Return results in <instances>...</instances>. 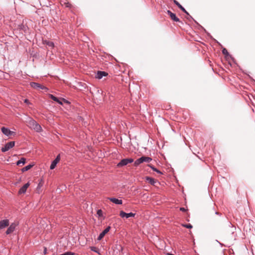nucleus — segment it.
Instances as JSON below:
<instances>
[{
    "instance_id": "obj_14",
    "label": "nucleus",
    "mask_w": 255,
    "mask_h": 255,
    "mask_svg": "<svg viewBox=\"0 0 255 255\" xmlns=\"http://www.w3.org/2000/svg\"><path fill=\"white\" fill-rule=\"evenodd\" d=\"M29 186V183L28 182L25 184L22 187H21L18 191L19 194H24L26 192L27 188Z\"/></svg>"
},
{
    "instance_id": "obj_29",
    "label": "nucleus",
    "mask_w": 255,
    "mask_h": 255,
    "mask_svg": "<svg viewBox=\"0 0 255 255\" xmlns=\"http://www.w3.org/2000/svg\"><path fill=\"white\" fill-rule=\"evenodd\" d=\"M43 253H44V254H46V253H47V249L45 247H44V248Z\"/></svg>"
},
{
    "instance_id": "obj_15",
    "label": "nucleus",
    "mask_w": 255,
    "mask_h": 255,
    "mask_svg": "<svg viewBox=\"0 0 255 255\" xmlns=\"http://www.w3.org/2000/svg\"><path fill=\"white\" fill-rule=\"evenodd\" d=\"M110 201L112 202L113 203L117 204V205H121L122 204L123 201L122 200H120L118 199H117L116 198L114 197H109L108 198Z\"/></svg>"
},
{
    "instance_id": "obj_25",
    "label": "nucleus",
    "mask_w": 255,
    "mask_h": 255,
    "mask_svg": "<svg viewBox=\"0 0 255 255\" xmlns=\"http://www.w3.org/2000/svg\"><path fill=\"white\" fill-rule=\"evenodd\" d=\"M184 227L188 228V229H191L192 228V226L189 224H185L183 225Z\"/></svg>"
},
{
    "instance_id": "obj_18",
    "label": "nucleus",
    "mask_w": 255,
    "mask_h": 255,
    "mask_svg": "<svg viewBox=\"0 0 255 255\" xmlns=\"http://www.w3.org/2000/svg\"><path fill=\"white\" fill-rule=\"evenodd\" d=\"M146 180L150 184L152 185H155V183L157 182V181L155 180V179L150 177H146Z\"/></svg>"
},
{
    "instance_id": "obj_33",
    "label": "nucleus",
    "mask_w": 255,
    "mask_h": 255,
    "mask_svg": "<svg viewBox=\"0 0 255 255\" xmlns=\"http://www.w3.org/2000/svg\"><path fill=\"white\" fill-rule=\"evenodd\" d=\"M167 255H173V254H170V253L167 254Z\"/></svg>"
},
{
    "instance_id": "obj_32",
    "label": "nucleus",
    "mask_w": 255,
    "mask_h": 255,
    "mask_svg": "<svg viewBox=\"0 0 255 255\" xmlns=\"http://www.w3.org/2000/svg\"><path fill=\"white\" fill-rule=\"evenodd\" d=\"M94 247H92L91 249V250L95 252V250H94Z\"/></svg>"
},
{
    "instance_id": "obj_26",
    "label": "nucleus",
    "mask_w": 255,
    "mask_h": 255,
    "mask_svg": "<svg viewBox=\"0 0 255 255\" xmlns=\"http://www.w3.org/2000/svg\"><path fill=\"white\" fill-rule=\"evenodd\" d=\"M223 53L224 54H226L228 53L227 50L226 49H224L222 51Z\"/></svg>"
},
{
    "instance_id": "obj_21",
    "label": "nucleus",
    "mask_w": 255,
    "mask_h": 255,
    "mask_svg": "<svg viewBox=\"0 0 255 255\" xmlns=\"http://www.w3.org/2000/svg\"><path fill=\"white\" fill-rule=\"evenodd\" d=\"M148 166L149 167H150L154 171H155L157 173L161 174H162V173L160 171L158 170L157 168H155L153 165H152L151 164H149Z\"/></svg>"
},
{
    "instance_id": "obj_27",
    "label": "nucleus",
    "mask_w": 255,
    "mask_h": 255,
    "mask_svg": "<svg viewBox=\"0 0 255 255\" xmlns=\"http://www.w3.org/2000/svg\"><path fill=\"white\" fill-rule=\"evenodd\" d=\"M180 210L182 211V212H185L186 211V209L183 207H181L180 208Z\"/></svg>"
},
{
    "instance_id": "obj_9",
    "label": "nucleus",
    "mask_w": 255,
    "mask_h": 255,
    "mask_svg": "<svg viewBox=\"0 0 255 255\" xmlns=\"http://www.w3.org/2000/svg\"><path fill=\"white\" fill-rule=\"evenodd\" d=\"M18 224L15 223H12L10 226L8 228V229H7L6 231V234L7 235H8L11 233H12L15 229V228L16 227V226Z\"/></svg>"
},
{
    "instance_id": "obj_1",
    "label": "nucleus",
    "mask_w": 255,
    "mask_h": 255,
    "mask_svg": "<svg viewBox=\"0 0 255 255\" xmlns=\"http://www.w3.org/2000/svg\"><path fill=\"white\" fill-rule=\"evenodd\" d=\"M151 160H152L151 158H150L149 157L143 156H142V157L138 158L137 159H136L134 162V165L135 166H137L138 165H139L140 164L143 163V162L149 163Z\"/></svg>"
},
{
    "instance_id": "obj_12",
    "label": "nucleus",
    "mask_w": 255,
    "mask_h": 255,
    "mask_svg": "<svg viewBox=\"0 0 255 255\" xmlns=\"http://www.w3.org/2000/svg\"><path fill=\"white\" fill-rule=\"evenodd\" d=\"M28 124L27 125V126L29 128H32V127H34V128H36L38 126V124L36 123V122L34 121L33 120L30 119V118H28Z\"/></svg>"
},
{
    "instance_id": "obj_7",
    "label": "nucleus",
    "mask_w": 255,
    "mask_h": 255,
    "mask_svg": "<svg viewBox=\"0 0 255 255\" xmlns=\"http://www.w3.org/2000/svg\"><path fill=\"white\" fill-rule=\"evenodd\" d=\"M60 160V154H59L55 159L52 162L51 165L50 166V169H53L56 167L57 164L59 162Z\"/></svg>"
},
{
    "instance_id": "obj_13",
    "label": "nucleus",
    "mask_w": 255,
    "mask_h": 255,
    "mask_svg": "<svg viewBox=\"0 0 255 255\" xmlns=\"http://www.w3.org/2000/svg\"><path fill=\"white\" fill-rule=\"evenodd\" d=\"M167 13L170 16V18L174 21L179 22L180 21L179 19L176 16L175 14L172 13L170 10H167Z\"/></svg>"
},
{
    "instance_id": "obj_16",
    "label": "nucleus",
    "mask_w": 255,
    "mask_h": 255,
    "mask_svg": "<svg viewBox=\"0 0 255 255\" xmlns=\"http://www.w3.org/2000/svg\"><path fill=\"white\" fill-rule=\"evenodd\" d=\"M108 75V73L104 71H98L96 75V78L98 79H101L104 76Z\"/></svg>"
},
{
    "instance_id": "obj_2",
    "label": "nucleus",
    "mask_w": 255,
    "mask_h": 255,
    "mask_svg": "<svg viewBox=\"0 0 255 255\" xmlns=\"http://www.w3.org/2000/svg\"><path fill=\"white\" fill-rule=\"evenodd\" d=\"M133 162V159L132 158H125L121 160V161L118 163L117 166L118 167H121Z\"/></svg>"
},
{
    "instance_id": "obj_31",
    "label": "nucleus",
    "mask_w": 255,
    "mask_h": 255,
    "mask_svg": "<svg viewBox=\"0 0 255 255\" xmlns=\"http://www.w3.org/2000/svg\"><path fill=\"white\" fill-rule=\"evenodd\" d=\"M66 6L67 7H69V6H70V3H66Z\"/></svg>"
},
{
    "instance_id": "obj_17",
    "label": "nucleus",
    "mask_w": 255,
    "mask_h": 255,
    "mask_svg": "<svg viewBox=\"0 0 255 255\" xmlns=\"http://www.w3.org/2000/svg\"><path fill=\"white\" fill-rule=\"evenodd\" d=\"M173 2L182 11L189 15L188 12L177 0H173Z\"/></svg>"
},
{
    "instance_id": "obj_4",
    "label": "nucleus",
    "mask_w": 255,
    "mask_h": 255,
    "mask_svg": "<svg viewBox=\"0 0 255 255\" xmlns=\"http://www.w3.org/2000/svg\"><path fill=\"white\" fill-rule=\"evenodd\" d=\"M15 145L14 141H10L7 143H6L3 147L1 148V151L2 152H5L8 151L10 148H12Z\"/></svg>"
},
{
    "instance_id": "obj_24",
    "label": "nucleus",
    "mask_w": 255,
    "mask_h": 255,
    "mask_svg": "<svg viewBox=\"0 0 255 255\" xmlns=\"http://www.w3.org/2000/svg\"><path fill=\"white\" fill-rule=\"evenodd\" d=\"M75 254L71 252H67L60 255H74Z\"/></svg>"
},
{
    "instance_id": "obj_28",
    "label": "nucleus",
    "mask_w": 255,
    "mask_h": 255,
    "mask_svg": "<svg viewBox=\"0 0 255 255\" xmlns=\"http://www.w3.org/2000/svg\"><path fill=\"white\" fill-rule=\"evenodd\" d=\"M36 129L37 132H41L42 131V128H38Z\"/></svg>"
},
{
    "instance_id": "obj_22",
    "label": "nucleus",
    "mask_w": 255,
    "mask_h": 255,
    "mask_svg": "<svg viewBox=\"0 0 255 255\" xmlns=\"http://www.w3.org/2000/svg\"><path fill=\"white\" fill-rule=\"evenodd\" d=\"M32 166H33V165L29 164V165L25 166L24 167H23L22 169V172L26 171L28 170L29 169H30Z\"/></svg>"
},
{
    "instance_id": "obj_11",
    "label": "nucleus",
    "mask_w": 255,
    "mask_h": 255,
    "mask_svg": "<svg viewBox=\"0 0 255 255\" xmlns=\"http://www.w3.org/2000/svg\"><path fill=\"white\" fill-rule=\"evenodd\" d=\"M9 225L8 219H4L0 221V230L2 229Z\"/></svg>"
},
{
    "instance_id": "obj_30",
    "label": "nucleus",
    "mask_w": 255,
    "mask_h": 255,
    "mask_svg": "<svg viewBox=\"0 0 255 255\" xmlns=\"http://www.w3.org/2000/svg\"><path fill=\"white\" fill-rule=\"evenodd\" d=\"M24 103H25L26 104H29V101L27 99H25L24 100Z\"/></svg>"
},
{
    "instance_id": "obj_23",
    "label": "nucleus",
    "mask_w": 255,
    "mask_h": 255,
    "mask_svg": "<svg viewBox=\"0 0 255 255\" xmlns=\"http://www.w3.org/2000/svg\"><path fill=\"white\" fill-rule=\"evenodd\" d=\"M97 214L99 217H102L103 216V211L100 209L97 211Z\"/></svg>"
},
{
    "instance_id": "obj_10",
    "label": "nucleus",
    "mask_w": 255,
    "mask_h": 255,
    "mask_svg": "<svg viewBox=\"0 0 255 255\" xmlns=\"http://www.w3.org/2000/svg\"><path fill=\"white\" fill-rule=\"evenodd\" d=\"M111 229V227L108 226L107 227L102 233H101L98 237V240L100 241L105 236V235L109 232Z\"/></svg>"
},
{
    "instance_id": "obj_3",
    "label": "nucleus",
    "mask_w": 255,
    "mask_h": 255,
    "mask_svg": "<svg viewBox=\"0 0 255 255\" xmlns=\"http://www.w3.org/2000/svg\"><path fill=\"white\" fill-rule=\"evenodd\" d=\"M49 97L51 99H52L53 101L57 102L58 103H59L60 105H62L63 102L67 103V104H69V102L67 100H66L63 98H59V99L51 94L49 95Z\"/></svg>"
},
{
    "instance_id": "obj_34",
    "label": "nucleus",
    "mask_w": 255,
    "mask_h": 255,
    "mask_svg": "<svg viewBox=\"0 0 255 255\" xmlns=\"http://www.w3.org/2000/svg\"><path fill=\"white\" fill-rule=\"evenodd\" d=\"M215 214H217V215H218V214H219V213H218V212H216Z\"/></svg>"
},
{
    "instance_id": "obj_8",
    "label": "nucleus",
    "mask_w": 255,
    "mask_h": 255,
    "mask_svg": "<svg viewBox=\"0 0 255 255\" xmlns=\"http://www.w3.org/2000/svg\"><path fill=\"white\" fill-rule=\"evenodd\" d=\"M1 131H2V133L4 134H5L8 136H11L12 135H14L15 134V132L13 131H10L9 130V128H1Z\"/></svg>"
},
{
    "instance_id": "obj_19",
    "label": "nucleus",
    "mask_w": 255,
    "mask_h": 255,
    "mask_svg": "<svg viewBox=\"0 0 255 255\" xmlns=\"http://www.w3.org/2000/svg\"><path fill=\"white\" fill-rule=\"evenodd\" d=\"M25 163V158H21L19 160H18L17 161L16 164L17 165H19L20 164H24Z\"/></svg>"
},
{
    "instance_id": "obj_5",
    "label": "nucleus",
    "mask_w": 255,
    "mask_h": 255,
    "mask_svg": "<svg viewBox=\"0 0 255 255\" xmlns=\"http://www.w3.org/2000/svg\"><path fill=\"white\" fill-rule=\"evenodd\" d=\"M30 85L32 88H33L35 89H36V90H40V89L46 90H47V88L46 87H45L44 86L39 84L37 83L31 82L30 83Z\"/></svg>"
},
{
    "instance_id": "obj_6",
    "label": "nucleus",
    "mask_w": 255,
    "mask_h": 255,
    "mask_svg": "<svg viewBox=\"0 0 255 255\" xmlns=\"http://www.w3.org/2000/svg\"><path fill=\"white\" fill-rule=\"evenodd\" d=\"M135 215V213H125V212H124L123 211H120V216L122 217V218H126L127 219L129 218V217H134Z\"/></svg>"
},
{
    "instance_id": "obj_20",
    "label": "nucleus",
    "mask_w": 255,
    "mask_h": 255,
    "mask_svg": "<svg viewBox=\"0 0 255 255\" xmlns=\"http://www.w3.org/2000/svg\"><path fill=\"white\" fill-rule=\"evenodd\" d=\"M44 43L45 44H46L49 47H50L51 48H53L54 46V43L52 41L45 40L44 41Z\"/></svg>"
}]
</instances>
